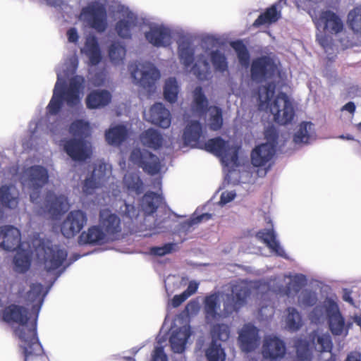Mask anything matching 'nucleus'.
<instances>
[{
	"label": "nucleus",
	"instance_id": "1",
	"mask_svg": "<svg viewBox=\"0 0 361 361\" xmlns=\"http://www.w3.org/2000/svg\"><path fill=\"white\" fill-rule=\"evenodd\" d=\"M43 286L41 283H32L27 293V300L30 302H37L33 308L39 312L43 302ZM38 312L31 320V316L27 308L15 304L6 307L2 312V318L8 324H18L19 326L15 333L23 343L20 347L24 357V361L41 356L44 354L43 348L37 334V319Z\"/></svg>",
	"mask_w": 361,
	"mask_h": 361
},
{
	"label": "nucleus",
	"instance_id": "2",
	"mask_svg": "<svg viewBox=\"0 0 361 361\" xmlns=\"http://www.w3.org/2000/svg\"><path fill=\"white\" fill-rule=\"evenodd\" d=\"M131 229L130 225L123 223L119 215L110 209H101L98 225L92 226V245L118 240Z\"/></svg>",
	"mask_w": 361,
	"mask_h": 361
},
{
	"label": "nucleus",
	"instance_id": "3",
	"mask_svg": "<svg viewBox=\"0 0 361 361\" xmlns=\"http://www.w3.org/2000/svg\"><path fill=\"white\" fill-rule=\"evenodd\" d=\"M59 80L58 77L52 97L47 107V112L51 115H56L59 113L63 101L70 107L77 106L80 102V94L84 89L85 80L81 76L75 75L71 78L68 86L64 81L59 82Z\"/></svg>",
	"mask_w": 361,
	"mask_h": 361
},
{
	"label": "nucleus",
	"instance_id": "4",
	"mask_svg": "<svg viewBox=\"0 0 361 361\" xmlns=\"http://www.w3.org/2000/svg\"><path fill=\"white\" fill-rule=\"evenodd\" d=\"M37 257L43 260L44 269L50 272L59 269L66 260L68 252L59 245H53L50 241L40 240L36 247Z\"/></svg>",
	"mask_w": 361,
	"mask_h": 361
},
{
	"label": "nucleus",
	"instance_id": "5",
	"mask_svg": "<svg viewBox=\"0 0 361 361\" xmlns=\"http://www.w3.org/2000/svg\"><path fill=\"white\" fill-rule=\"evenodd\" d=\"M49 180L47 170L39 165H34L26 169L23 173V183L31 190L30 194V201L34 204L39 202L41 189Z\"/></svg>",
	"mask_w": 361,
	"mask_h": 361
},
{
	"label": "nucleus",
	"instance_id": "6",
	"mask_svg": "<svg viewBox=\"0 0 361 361\" xmlns=\"http://www.w3.org/2000/svg\"><path fill=\"white\" fill-rule=\"evenodd\" d=\"M202 149L221 158V161L226 165L229 163L238 165V147L231 146L228 141L221 137L209 139L204 142Z\"/></svg>",
	"mask_w": 361,
	"mask_h": 361
},
{
	"label": "nucleus",
	"instance_id": "7",
	"mask_svg": "<svg viewBox=\"0 0 361 361\" xmlns=\"http://www.w3.org/2000/svg\"><path fill=\"white\" fill-rule=\"evenodd\" d=\"M250 295V290L247 286L241 283L233 284L231 287V293L226 295L222 315L226 317L233 313H237L245 305Z\"/></svg>",
	"mask_w": 361,
	"mask_h": 361
},
{
	"label": "nucleus",
	"instance_id": "8",
	"mask_svg": "<svg viewBox=\"0 0 361 361\" xmlns=\"http://www.w3.org/2000/svg\"><path fill=\"white\" fill-rule=\"evenodd\" d=\"M316 27L322 29L324 32L338 34L343 30V23L336 13L326 10L319 12L315 8H311L308 11Z\"/></svg>",
	"mask_w": 361,
	"mask_h": 361
},
{
	"label": "nucleus",
	"instance_id": "9",
	"mask_svg": "<svg viewBox=\"0 0 361 361\" xmlns=\"http://www.w3.org/2000/svg\"><path fill=\"white\" fill-rule=\"evenodd\" d=\"M270 111L274 120L279 125H287L293 120L295 110L288 95L279 92L270 105Z\"/></svg>",
	"mask_w": 361,
	"mask_h": 361
},
{
	"label": "nucleus",
	"instance_id": "10",
	"mask_svg": "<svg viewBox=\"0 0 361 361\" xmlns=\"http://www.w3.org/2000/svg\"><path fill=\"white\" fill-rule=\"evenodd\" d=\"M276 66L272 58L261 56L252 60L250 66V75L253 81L259 83L271 79L276 71Z\"/></svg>",
	"mask_w": 361,
	"mask_h": 361
},
{
	"label": "nucleus",
	"instance_id": "11",
	"mask_svg": "<svg viewBox=\"0 0 361 361\" xmlns=\"http://www.w3.org/2000/svg\"><path fill=\"white\" fill-rule=\"evenodd\" d=\"M130 160L149 175H156L161 170V164L159 158L147 150L142 151L139 148L132 150Z\"/></svg>",
	"mask_w": 361,
	"mask_h": 361
},
{
	"label": "nucleus",
	"instance_id": "12",
	"mask_svg": "<svg viewBox=\"0 0 361 361\" xmlns=\"http://www.w3.org/2000/svg\"><path fill=\"white\" fill-rule=\"evenodd\" d=\"M86 221L87 218L83 212L80 210L71 211L61 224V233L67 238L75 236L82 230Z\"/></svg>",
	"mask_w": 361,
	"mask_h": 361
},
{
	"label": "nucleus",
	"instance_id": "13",
	"mask_svg": "<svg viewBox=\"0 0 361 361\" xmlns=\"http://www.w3.org/2000/svg\"><path fill=\"white\" fill-rule=\"evenodd\" d=\"M129 71L134 82L149 90L154 86L157 80L160 76L159 71L156 68L145 71H140L139 65L137 63L130 64Z\"/></svg>",
	"mask_w": 361,
	"mask_h": 361
},
{
	"label": "nucleus",
	"instance_id": "14",
	"mask_svg": "<svg viewBox=\"0 0 361 361\" xmlns=\"http://www.w3.org/2000/svg\"><path fill=\"white\" fill-rule=\"evenodd\" d=\"M41 209L48 213L53 219H58L68 209L67 198L63 195H56L53 192L46 193L44 206Z\"/></svg>",
	"mask_w": 361,
	"mask_h": 361
},
{
	"label": "nucleus",
	"instance_id": "15",
	"mask_svg": "<svg viewBox=\"0 0 361 361\" xmlns=\"http://www.w3.org/2000/svg\"><path fill=\"white\" fill-rule=\"evenodd\" d=\"M262 353L265 359H269L271 361L279 360L286 355V344L278 337L269 336L264 340Z\"/></svg>",
	"mask_w": 361,
	"mask_h": 361
},
{
	"label": "nucleus",
	"instance_id": "16",
	"mask_svg": "<svg viewBox=\"0 0 361 361\" xmlns=\"http://www.w3.org/2000/svg\"><path fill=\"white\" fill-rule=\"evenodd\" d=\"M330 307L326 310L328 323L331 332L335 336H341L343 331L348 333L351 324L348 323L346 326L345 319L340 312L338 305L334 301L329 302Z\"/></svg>",
	"mask_w": 361,
	"mask_h": 361
},
{
	"label": "nucleus",
	"instance_id": "17",
	"mask_svg": "<svg viewBox=\"0 0 361 361\" xmlns=\"http://www.w3.org/2000/svg\"><path fill=\"white\" fill-rule=\"evenodd\" d=\"M258 332L257 328L252 324H245L243 327L238 337L240 347L243 351L250 353L259 345Z\"/></svg>",
	"mask_w": 361,
	"mask_h": 361
},
{
	"label": "nucleus",
	"instance_id": "18",
	"mask_svg": "<svg viewBox=\"0 0 361 361\" xmlns=\"http://www.w3.org/2000/svg\"><path fill=\"white\" fill-rule=\"evenodd\" d=\"M0 236L3 238V241L0 243V248L6 251H14L20 246V232L13 226H1Z\"/></svg>",
	"mask_w": 361,
	"mask_h": 361
},
{
	"label": "nucleus",
	"instance_id": "19",
	"mask_svg": "<svg viewBox=\"0 0 361 361\" xmlns=\"http://www.w3.org/2000/svg\"><path fill=\"white\" fill-rule=\"evenodd\" d=\"M145 37L149 43L156 47H166L171 43V30L163 25L151 27L149 30L145 33Z\"/></svg>",
	"mask_w": 361,
	"mask_h": 361
},
{
	"label": "nucleus",
	"instance_id": "20",
	"mask_svg": "<svg viewBox=\"0 0 361 361\" xmlns=\"http://www.w3.org/2000/svg\"><path fill=\"white\" fill-rule=\"evenodd\" d=\"M274 145L262 143L256 146L251 152V163L254 166H265L274 157Z\"/></svg>",
	"mask_w": 361,
	"mask_h": 361
},
{
	"label": "nucleus",
	"instance_id": "21",
	"mask_svg": "<svg viewBox=\"0 0 361 361\" xmlns=\"http://www.w3.org/2000/svg\"><path fill=\"white\" fill-rule=\"evenodd\" d=\"M63 149L73 161H82L89 157L86 150V143L83 139L67 140L63 144Z\"/></svg>",
	"mask_w": 361,
	"mask_h": 361
},
{
	"label": "nucleus",
	"instance_id": "22",
	"mask_svg": "<svg viewBox=\"0 0 361 361\" xmlns=\"http://www.w3.org/2000/svg\"><path fill=\"white\" fill-rule=\"evenodd\" d=\"M108 27V16L105 4L92 1V29L104 32Z\"/></svg>",
	"mask_w": 361,
	"mask_h": 361
},
{
	"label": "nucleus",
	"instance_id": "23",
	"mask_svg": "<svg viewBox=\"0 0 361 361\" xmlns=\"http://www.w3.org/2000/svg\"><path fill=\"white\" fill-rule=\"evenodd\" d=\"M111 176V166L103 161H97L94 164L92 171V190L105 185Z\"/></svg>",
	"mask_w": 361,
	"mask_h": 361
},
{
	"label": "nucleus",
	"instance_id": "24",
	"mask_svg": "<svg viewBox=\"0 0 361 361\" xmlns=\"http://www.w3.org/2000/svg\"><path fill=\"white\" fill-rule=\"evenodd\" d=\"M148 121L162 128H167L171 125V114L161 103L154 104L149 109Z\"/></svg>",
	"mask_w": 361,
	"mask_h": 361
},
{
	"label": "nucleus",
	"instance_id": "25",
	"mask_svg": "<svg viewBox=\"0 0 361 361\" xmlns=\"http://www.w3.org/2000/svg\"><path fill=\"white\" fill-rule=\"evenodd\" d=\"M190 336L191 331L189 326H182L173 331L169 338L172 350L176 353H183Z\"/></svg>",
	"mask_w": 361,
	"mask_h": 361
},
{
	"label": "nucleus",
	"instance_id": "26",
	"mask_svg": "<svg viewBox=\"0 0 361 361\" xmlns=\"http://www.w3.org/2000/svg\"><path fill=\"white\" fill-rule=\"evenodd\" d=\"M256 237L276 255L286 256L285 251L281 247L273 229H262L257 233Z\"/></svg>",
	"mask_w": 361,
	"mask_h": 361
},
{
	"label": "nucleus",
	"instance_id": "27",
	"mask_svg": "<svg viewBox=\"0 0 361 361\" xmlns=\"http://www.w3.org/2000/svg\"><path fill=\"white\" fill-rule=\"evenodd\" d=\"M162 197L160 195L152 191L147 192L140 200L141 210L145 216L155 213L161 203Z\"/></svg>",
	"mask_w": 361,
	"mask_h": 361
},
{
	"label": "nucleus",
	"instance_id": "28",
	"mask_svg": "<svg viewBox=\"0 0 361 361\" xmlns=\"http://www.w3.org/2000/svg\"><path fill=\"white\" fill-rule=\"evenodd\" d=\"M202 135V125L198 121H190L185 128L183 140L186 145L195 146Z\"/></svg>",
	"mask_w": 361,
	"mask_h": 361
},
{
	"label": "nucleus",
	"instance_id": "29",
	"mask_svg": "<svg viewBox=\"0 0 361 361\" xmlns=\"http://www.w3.org/2000/svg\"><path fill=\"white\" fill-rule=\"evenodd\" d=\"M128 136V129L123 125H117L111 127L105 133L106 142L114 146L121 145L126 140Z\"/></svg>",
	"mask_w": 361,
	"mask_h": 361
},
{
	"label": "nucleus",
	"instance_id": "30",
	"mask_svg": "<svg viewBox=\"0 0 361 361\" xmlns=\"http://www.w3.org/2000/svg\"><path fill=\"white\" fill-rule=\"evenodd\" d=\"M219 307V297L216 294L206 296L204 301L206 319L210 322L219 319L221 317V314L218 312Z\"/></svg>",
	"mask_w": 361,
	"mask_h": 361
},
{
	"label": "nucleus",
	"instance_id": "31",
	"mask_svg": "<svg viewBox=\"0 0 361 361\" xmlns=\"http://www.w3.org/2000/svg\"><path fill=\"white\" fill-rule=\"evenodd\" d=\"M141 143L153 149H159L163 144V137L157 130L149 128L143 131L140 135Z\"/></svg>",
	"mask_w": 361,
	"mask_h": 361
},
{
	"label": "nucleus",
	"instance_id": "32",
	"mask_svg": "<svg viewBox=\"0 0 361 361\" xmlns=\"http://www.w3.org/2000/svg\"><path fill=\"white\" fill-rule=\"evenodd\" d=\"M0 202L4 207L16 208L18 204V192L13 185H3L0 188Z\"/></svg>",
	"mask_w": 361,
	"mask_h": 361
},
{
	"label": "nucleus",
	"instance_id": "33",
	"mask_svg": "<svg viewBox=\"0 0 361 361\" xmlns=\"http://www.w3.org/2000/svg\"><path fill=\"white\" fill-rule=\"evenodd\" d=\"M277 4L267 8L252 23L254 27H259L264 25H271L276 23L281 18V11L277 10Z\"/></svg>",
	"mask_w": 361,
	"mask_h": 361
},
{
	"label": "nucleus",
	"instance_id": "34",
	"mask_svg": "<svg viewBox=\"0 0 361 361\" xmlns=\"http://www.w3.org/2000/svg\"><path fill=\"white\" fill-rule=\"evenodd\" d=\"M31 254L26 250L18 251L13 258L14 270L19 274L26 273L30 268Z\"/></svg>",
	"mask_w": 361,
	"mask_h": 361
},
{
	"label": "nucleus",
	"instance_id": "35",
	"mask_svg": "<svg viewBox=\"0 0 361 361\" xmlns=\"http://www.w3.org/2000/svg\"><path fill=\"white\" fill-rule=\"evenodd\" d=\"M306 283V277L303 274L295 275L283 288L282 293L287 297L297 295Z\"/></svg>",
	"mask_w": 361,
	"mask_h": 361
},
{
	"label": "nucleus",
	"instance_id": "36",
	"mask_svg": "<svg viewBox=\"0 0 361 361\" xmlns=\"http://www.w3.org/2000/svg\"><path fill=\"white\" fill-rule=\"evenodd\" d=\"M296 356L299 361H311L312 352L310 342L305 339L298 338L294 342Z\"/></svg>",
	"mask_w": 361,
	"mask_h": 361
},
{
	"label": "nucleus",
	"instance_id": "37",
	"mask_svg": "<svg viewBox=\"0 0 361 361\" xmlns=\"http://www.w3.org/2000/svg\"><path fill=\"white\" fill-rule=\"evenodd\" d=\"M195 51L189 42H183L178 46V56L180 63L186 68H189L194 61Z\"/></svg>",
	"mask_w": 361,
	"mask_h": 361
},
{
	"label": "nucleus",
	"instance_id": "38",
	"mask_svg": "<svg viewBox=\"0 0 361 361\" xmlns=\"http://www.w3.org/2000/svg\"><path fill=\"white\" fill-rule=\"evenodd\" d=\"M209 63L203 54L198 56L197 61L192 68L193 74L200 80H204L207 78L209 73Z\"/></svg>",
	"mask_w": 361,
	"mask_h": 361
},
{
	"label": "nucleus",
	"instance_id": "39",
	"mask_svg": "<svg viewBox=\"0 0 361 361\" xmlns=\"http://www.w3.org/2000/svg\"><path fill=\"white\" fill-rule=\"evenodd\" d=\"M193 94V106L195 110L201 114H205L208 110V101L203 92L202 87L201 86L196 87Z\"/></svg>",
	"mask_w": 361,
	"mask_h": 361
},
{
	"label": "nucleus",
	"instance_id": "40",
	"mask_svg": "<svg viewBox=\"0 0 361 361\" xmlns=\"http://www.w3.org/2000/svg\"><path fill=\"white\" fill-rule=\"evenodd\" d=\"M287 312L286 322L288 330L291 331L299 330L302 326V319L300 312L295 307H290L287 308Z\"/></svg>",
	"mask_w": 361,
	"mask_h": 361
},
{
	"label": "nucleus",
	"instance_id": "41",
	"mask_svg": "<svg viewBox=\"0 0 361 361\" xmlns=\"http://www.w3.org/2000/svg\"><path fill=\"white\" fill-rule=\"evenodd\" d=\"M111 101V94L108 90L92 91V109L104 107Z\"/></svg>",
	"mask_w": 361,
	"mask_h": 361
},
{
	"label": "nucleus",
	"instance_id": "42",
	"mask_svg": "<svg viewBox=\"0 0 361 361\" xmlns=\"http://www.w3.org/2000/svg\"><path fill=\"white\" fill-rule=\"evenodd\" d=\"M231 47L236 52L238 61L242 66H247L250 63V55L246 45L240 39L231 42Z\"/></svg>",
	"mask_w": 361,
	"mask_h": 361
},
{
	"label": "nucleus",
	"instance_id": "43",
	"mask_svg": "<svg viewBox=\"0 0 361 361\" xmlns=\"http://www.w3.org/2000/svg\"><path fill=\"white\" fill-rule=\"evenodd\" d=\"M179 87L175 78H169L164 85V96L166 101L174 103L178 99Z\"/></svg>",
	"mask_w": 361,
	"mask_h": 361
},
{
	"label": "nucleus",
	"instance_id": "44",
	"mask_svg": "<svg viewBox=\"0 0 361 361\" xmlns=\"http://www.w3.org/2000/svg\"><path fill=\"white\" fill-rule=\"evenodd\" d=\"M212 341H226L230 337V328L225 324H216L211 328Z\"/></svg>",
	"mask_w": 361,
	"mask_h": 361
},
{
	"label": "nucleus",
	"instance_id": "45",
	"mask_svg": "<svg viewBox=\"0 0 361 361\" xmlns=\"http://www.w3.org/2000/svg\"><path fill=\"white\" fill-rule=\"evenodd\" d=\"M312 127V123L311 122H302L300 124L298 130L294 135L293 141L296 144L308 143Z\"/></svg>",
	"mask_w": 361,
	"mask_h": 361
},
{
	"label": "nucleus",
	"instance_id": "46",
	"mask_svg": "<svg viewBox=\"0 0 361 361\" xmlns=\"http://www.w3.org/2000/svg\"><path fill=\"white\" fill-rule=\"evenodd\" d=\"M206 356L209 361H224L226 354L220 343L212 341L206 350Z\"/></svg>",
	"mask_w": 361,
	"mask_h": 361
},
{
	"label": "nucleus",
	"instance_id": "47",
	"mask_svg": "<svg viewBox=\"0 0 361 361\" xmlns=\"http://www.w3.org/2000/svg\"><path fill=\"white\" fill-rule=\"evenodd\" d=\"M126 52V50L123 46L118 42H114L109 47V56L113 63L118 64L125 58Z\"/></svg>",
	"mask_w": 361,
	"mask_h": 361
},
{
	"label": "nucleus",
	"instance_id": "48",
	"mask_svg": "<svg viewBox=\"0 0 361 361\" xmlns=\"http://www.w3.org/2000/svg\"><path fill=\"white\" fill-rule=\"evenodd\" d=\"M209 128L212 130H218L223 126L222 110L220 107L213 106L209 108Z\"/></svg>",
	"mask_w": 361,
	"mask_h": 361
},
{
	"label": "nucleus",
	"instance_id": "49",
	"mask_svg": "<svg viewBox=\"0 0 361 361\" xmlns=\"http://www.w3.org/2000/svg\"><path fill=\"white\" fill-rule=\"evenodd\" d=\"M348 22L354 32L361 34V7H355L349 12Z\"/></svg>",
	"mask_w": 361,
	"mask_h": 361
},
{
	"label": "nucleus",
	"instance_id": "50",
	"mask_svg": "<svg viewBox=\"0 0 361 361\" xmlns=\"http://www.w3.org/2000/svg\"><path fill=\"white\" fill-rule=\"evenodd\" d=\"M90 129V125L88 121L83 120H76L73 121L69 127V132L74 136H86Z\"/></svg>",
	"mask_w": 361,
	"mask_h": 361
},
{
	"label": "nucleus",
	"instance_id": "51",
	"mask_svg": "<svg viewBox=\"0 0 361 361\" xmlns=\"http://www.w3.org/2000/svg\"><path fill=\"white\" fill-rule=\"evenodd\" d=\"M125 183L127 188L137 195H140L143 191V182L139 176L135 173L128 175L125 178Z\"/></svg>",
	"mask_w": 361,
	"mask_h": 361
},
{
	"label": "nucleus",
	"instance_id": "52",
	"mask_svg": "<svg viewBox=\"0 0 361 361\" xmlns=\"http://www.w3.org/2000/svg\"><path fill=\"white\" fill-rule=\"evenodd\" d=\"M211 61L216 71L224 73L228 70V63L224 54L218 50L212 51L210 54Z\"/></svg>",
	"mask_w": 361,
	"mask_h": 361
},
{
	"label": "nucleus",
	"instance_id": "53",
	"mask_svg": "<svg viewBox=\"0 0 361 361\" xmlns=\"http://www.w3.org/2000/svg\"><path fill=\"white\" fill-rule=\"evenodd\" d=\"M118 35L123 39L131 38V23L125 19L118 20L115 26Z\"/></svg>",
	"mask_w": 361,
	"mask_h": 361
},
{
	"label": "nucleus",
	"instance_id": "54",
	"mask_svg": "<svg viewBox=\"0 0 361 361\" xmlns=\"http://www.w3.org/2000/svg\"><path fill=\"white\" fill-rule=\"evenodd\" d=\"M176 243H169L164 244L163 246H154L150 247L149 252L152 255L162 257L172 253L176 250Z\"/></svg>",
	"mask_w": 361,
	"mask_h": 361
},
{
	"label": "nucleus",
	"instance_id": "55",
	"mask_svg": "<svg viewBox=\"0 0 361 361\" xmlns=\"http://www.w3.org/2000/svg\"><path fill=\"white\" fill-rule=\"evenodd\" d=\"M124 209L121 207L122 216L123 218H128L129 221L126 224V226L130 225L133 223L134 219H136L139 215V211L133 205L130 204H128L126 202H124Z\"/></svg>",
	"mask_w": 361,
	"mask_h": 361
},
{
	"label": "nucleus",
	"instance_id": "56",
	"mask_svg": "<svg viewBox=\"0 0 361 361\" xmlns=\"http://www.w3.org/2000/svg\"><path fill=\"white\" fill-rule=\"evenodd\" d=\"M212 215L209 213H204L195 217H192L190 219L183 221L180 224V229L184 231H188L192 226L198 224L203 221H208L211 219Z\"/></svg>",
	"mask_w": 361,
	"mask_h": 361
},
{
	"label": "nucleus",
	"instance_id": "57",
	"mask_svg": "<svg viewBox=\"0 0 361 361\" xmlns=\"http://www.w3.org/2000/svg\"><path fill=\"white\" fill-rule=\"evenodd\" d=\"M317 341L320 352H331L333 343L330 336L326 334L319 336Z\"/></svg>",
	"mask_w": 361,
	"mask_h": 361
},
{
	"label": "nucleus",
	"instance_id": "58",
	"mask_svg": "<svg viewBox=\"0 0 361 361\" xmlns=\"http://www.w3.org/2000/svg\"><path fill=\"white\" fill-rule=\"evenodd\" d=\"M317 301V295L314 292L305 289L301 293V302L307 307H312L316 304Z\"/></svg>",
	"mask_w": 361,
	"mask_h": 361
},
{
	"label": "nucleus",
	"instance_id": "59",
	"mask_svg": "<svg viewBox=\"0 0 361 361\" xmlns=\"http://www.w3.org/2000/svg\"><path fill=\"white\" fill-rule=\"evenodd\" d=\"M265 139L267 140L265 144H270L274 145V147L276 149L279 139V133L274 127H269L265 130L264 132Z\"/></svg>",
	"mask_w": 361,
	"mask_h": 361
},
{
	"label": "nucleus",
	"instance_id": "60",
	"mask_svg": "<svg viewBox=\"0 0 361 361\" xmlns=\"http://www.w3.org/2000/svg\"><path fill=\"white\" fill-rule=\"evenodd\" d=\"M102 60L97 38L92 35V66L97 65Z\"/></svg>",
	"mask_w": 361,
	"mask_h": 361
},
{
	"label": "nucleus",
	"instance_id": "61",
	"mask_svg": "<svg viewBox=\"0 0 361 361\" xmlns=\"http://www.w3.org/2000/svg\"><path fill=\"white\" fill-rule=\"evenodd\" d=\"M276 89V85L274 82H268L267 85L263 86V94H264V102L269 104L271 101V98L273 97Z\"/></svg>",
	"mask_w": 361,
	"mask_h": 361
},
{
	"label": "nucleus",
	"instance_id": "62",
	"mask_svg": "<svg viewBox=\"0 0 361 361\" xmlns=\"http://www.w3.org/2000/svg\"><path fill=\"white\" fill-rule=\"evenodd\" d=\"M151 361H168V357L161 346L156 347L153 351Z\"/></svg>",
	"mask_w": 361,
	"mask_h": 361
},
{
	"label": "nucleus",
	"instance_id": "63",
	"mask_svg": "<svg viewBox=\"0 0 361 361\" xmlns=\"http://www.w3.org/2000/svg\"><path fill=\"white\" fill-rule=\"evenodd\" d=\"M79 20L84 21L85 27L90 26V4H87L82 9Z\"/></svg>",
	"mask_w": 361,
	"mask_h": 361
},
{
	"label": "nucleus",
	"instance_id": "64",
	"mask_svg": "<svg viewBox=\"0 0 361 361\" xmlns=\"http://www.w3.org/2000/svg\"><path fill=\"white\" fill-rule=\"evenodd\" d=\"M236 194L234 191H225L223 192L220 197L219 202L221 204H226L231 202L235 197Z\"/></svg>",
	"mask_w": 361,
	"mask_h": 361
}]
</instances>
